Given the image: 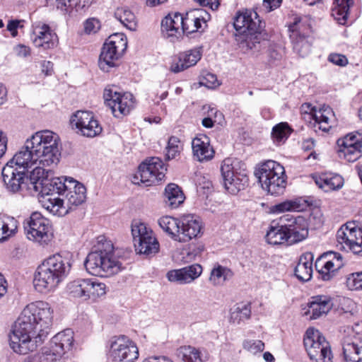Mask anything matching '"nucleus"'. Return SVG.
I'll return each mask as SVG.
<instances>
[{
	"mask_svg": "<svg viewBox=\"0 0 362 362\" xmlns=\"http://www.w3.org/2000/svg\"><path fill=\"white\" fill-rule=\"evenodd\" d=\"M264 346V343L259 339H247L243 342V349L254 355L263 351Z\"/></svg>",
	"mask_w": 362,
	"mask_h": 362,
	"instance_id": "nucleus-52",
	"label": "nucleus"
},
{
	"mask_svg": "<svg viewBox=\"0 0 362 362\" xmlns=\"http://www.w3.org/2000/svg\"><path fill=\"white\" fill-rule=\"evenodd\" d=\"M180 354L185 362H203L206 356L197 348L184 346L180 349Z\"/></svg>",
	"mask_w": 362,
	"mask_h": 362,
	"instance_id": "nucleus-48",
	"label": "nucleus"
},
{
	"mask_svg": "<svg viewBox=\"0 0 362 362\" xmlns=\"http://www.w3.org/2000/svg\"><path fill=\"white\" fill-rule=\"evenodd\" d=\"M199 84L208 88H214L219 86V82L215 74L206 73L201 77Z\"/></svg>",
	"mask_w": 362,
	"mask_h": 362,
	"instance_id": "nucleus-56",
	"label": "nucleus"
},
{
	"mask_svg": "<svg viewBox=\"0 0 362 362\" xmlns=\"http://www.w3.org/2000/svg\"><path fill=\"white\" fill-rule=\"evenodd\" d=\"M221 173L226 189L232 194L243 189L248 183L245 164L238 159H224L221 165Z\"/></svg>",
	"mask_w": 362,
	"mask_h": 362,
	"instance_id": "nucleus-7",
	"label": "nucleus"
},
{
	"mask_svg": "<svg viewBox=\"0 0 362 362\" xmlns=\"http://www.w3.org/2000/svg\"><path fill=\"white\" fill-rule=\"evenodd\" d=\"M167 168L157 157H153L143 162L132 177L134 185L151 186L161 181L165 176Z\"/></svg>",
	"mask_w": 362,
	"mask_h": 362,
	"instance_id": "nucleus-10",
	"label": "nucleus"
},
{
	"mask_svg": "<svg viewBox=\"0 0 362 362\" xmlns=\"http://www.w3.org/2000/svg\"><path fill=\"white\" fill-rule=\"evenodd\" d=\"M41 71L45 76H50L53 72V64L50 61H42L41 62Z\"/></svg>",
	"mask_w": 362,
	"mask_h": 362,
	"instance_id": "nucleus-64",
	"label": "nucleus"
},
{
	"mask_svg": "<svg viewBox=\"0 0 362 362\" xmlns=\"http://www.w3.org/2000/svg\"><path fill=\"white\" fill-rule=\"evenodd\" d=\"M261 31L240 33L236 35V41L240 49L246 54L257 55L264 45H267V40H262Z\"/></svg>",
	"mask_w": 362,
	"mask_h": 362,
	"instance_id": "nucleus-26",
	"label": "nucleus"
},
{
	"mask_svg": "<svg viewBox=\"0 0 362 362\" xmlns=\"http://www.w3.org/2000/svg\"><path fill=\"white\" fill-rule=\"evenodd\" d=\"M284 223L272 222L266 234V240L271 245L288 244V239Z\"/></svg>",
	"mask_w": 362,
	"mask_h": 362,
	"instance_id": "nucleus-35",
	"label": "nucleus"
},
{
	"mask_svg": "<svg viewBox=\"0 0 362 362\" xmlns=\"http://www.w3.org/2000/svg\"><path fill=\"white\" fill-rule=\"evenodd\" d=\"M100 28V21L95 18L87 19L84 23V32L86 34H94Z\"/></svg>",
	"mask_w": 362,
	"mask_h": 362,
	"instance_id": "nucleus-58",
	"label": "nucleus"
},
{
	"mask_svg": "<svg viewBox=\"0 0 362 362\" xmlns=\"http://www.w3.org/2000/svg\"><path fill=\"white\" fill-rule=\"evenodd\" d=\"M181 146L180 145V140L175 136H171L168 139V145L166 146V158L171 160L175 158L180 152Z\"/></svg>",
	"mask_w": 362,
	"mask_h": 362,
	"instance_id": "nucleus-53",
	"label": "nucleus"
},
{
	"mask_svg": "<svg viewBox=\"0 0 362 362\" xmlns=\"http://www.w3.org/2000/svg\"><path fill=\"white\" fill-rule=\"evenodd\" d=\"M74 332L66 329L55 334L49 342V346L43 348L41 356L42 362L59 361L63 356L72 348Z\"/></svg>",
	"mask_w": 362,
	"mask_h": 362,
	"instance_id": "nucleus-11",
	"label": "nucleus"
},
{
	"mask_svg": "<svg viewBox=\"0 0 362 362\" xmlns=\"http://www.w3.org/2000/svg\"><path fill=\"white\" fill-rule=\"evenodd\" d=\"M71 124L77 133L86 137H95L102 132V127L93 114L88 111H77L71 118Z\"/></svg>",
	"mask_w": 362,
	"mask_h": 362,
	"instance_id": "nucleus-19",
	"label": "nucleus"
},
{
	"mask_svg": "<svg viewBox=\"0 0 362 362\" xmlns=\"http://www.w3.org/2000/svg\"><path fill=\"white\" fill-rule=\"evenodd\" d=\"M47 6L60 11L63 14L69 15L71 1L69 0H46Z\"/></svg>",
	"mask_w": 362,
	"mask_h": 362,
	"instance_id": "nucleus-54",
	"label": "nucleus"
},
{
	"mask_svg": "<svg viewBox=\"0 0 362 362\" xmlns=\"http://www.w3.org/2000/svg\"><path fill=\"white\" fill-rule=\"evenodd\" d=\"M21 21L18 20L10 21L7 24V30L11 33L13 37L18 35V28L19 27Z\"/></svg>",
	"mask_w": 362,
	"mask_h": 362,
	"instance_id": "nucleus-63",
	"label": "nucleus"
},
{
	"mask_svg": "<svg viewBox=\"0 0 362 362\" xmlns=\"http://www.w3.org/2000/svg\"><path fill=\"white\" fill-rule=\"evenodd\" d=\"M233 275V273L230 269L216 264L211 271L209 281L214 286H222L226 281L230 279Z\"/></svg>",
	"mask_w": 362,
	"mask_h": 362,
	"instance_id": "nucleus-42",
	"label": "nucleus"
},
{
	"mask_svg": "<svg viewBox=\"0 0 362 362\" xmlns=\"http://www.w3.org/2000/svg\"><path fill=\"white\" fill-rule=\"evenodd\" d=\"M159 226L168 233L173 240H180L181 218L177 219L170 216L160 217L158 221Z\"/></svg>",
	"mask_w": 362,
	"mask_h": 362,
	"instance_id": "nucleus-38",
	"label": "nucleus"
},
{
	"mask_svg": "<svg viewBox=\"0 0 362 362\" xmlns=\"http://www.w3.org/2000/svg\"><path fill=\"white\" fill-rule=\"evenodd\" d=\"M8 136L6 132L0 129V158L7 151Z\"/></svg>",
	"mask_w": 362,
	"mask_h": 362,
	"instance_id": "nucleus-61",
	"label": "nucleus"
},
{
	"mask_svg": "<svg viewBox=\"0 0 362 362\" xmlns=\"http://www.w3.org/2000/svg\"><path fill=\"white\" fill-rule=\"evenodd\" d=\"M88 278H78L69 281L66 291L70 298L86 301Z\"/></svg>",
	"mask_w": 362,
	"mask_h": 362,
	"instance_id": "nucleus-39",
	"label": "nucleus"
},
{
	"mask_svg": "<svg viewBox=\"0 0 362 362\" xmlns=\"http://www.w3.org/2000/svg\"><path fill=\"white\" fill-rule=\"evenodd\" d=\"M53 317L54 310L47 302L28 304L12 327L11 348L20 354L34 351L47 337Z\"/></svg>",
	"mask_w": 362,
	"mask_h": 362,
	"instance_id": "nucleus-2",
	"label": "nucleus"
},
{
	"mask_svg": "<svg viewBox=\"0 0 362 362\" xmlns=\"http://www.w3.org/2000/svg\"><path fill=\"white\" fill-rule=\"evenodd\" d=\"M300 204L298 202L286 200L271 206L269 209V213L271 214L278 215L287 211H300Z\"/></svg>",
	"mask_w": 362,
	"mask_h": 362,
	"instance_id": "nucleus-49",
	"label": "nucleus"
},
{
	"mask_svg": "<svg viewBox=\"0 0 362 362\" xmlns=\"http://www.w3.org/2000/svg\"><path fill=\"white\" fill-rule=\"evenodd\" d=\"M336 238L340 249L362 257V228L355 222H348L341 226Z\"/></svg>",
	"mask_w": 362,
	"mask_h": 362,
	"instance_id": "nucleus-14",
	"label": "nucleus"
},
{
	"mask_svg": "<svg viewBox=\"0 0 362 362\" xmlns=\"http://www.w3.org/2000/svg\"><path fill=\"white\" fill-rule=\"evenodd\" d=\"M339 157L348 162H355L362 156V132L355 131L337 141Z\"/></svg>",
	"mask_w": 362,
	"mask_h": 362,
	"instance_id": "nucleus-16",
	"label": "nucleus"
},
{
	"mask_svg": "<svg viewBox=\"0 0 362 362\" xmlns=\"http://www.w3.org/2000/svg\"><path fill=\"white\" fill-rule=\"evenodd\" d=\"M13 158L7 162L2 170L4 182L8 191L16 193L21 191L25 184L27 177L25 173L31 168L30 166H22Z\"/></svg>",
	"mask_w": 362,
	"mask_h": 362,
	"instance_id": "nucleus-17",
	"label": "nucleus"
},
{
	"mask_svg": "<svg viewBox=\"0 0 362 362\" xmlns=\"http://www.w3.org/2000/svg\"><path fill=\"white\" fill-rule=\"evenodd\" d=\"M40 183V202L54 215L65 216L86 199L85 186L72 177H52Z\"/></svg>",
	"mask_w": 362,
	"mask_h": 362,
	"instance_id": "nucleus-3",
	"label": "nucleus"
},
{
	"mask_svg": "<svg viewBox=\"0 0 362 362\" xmlns=\"http://www.w3.org/2000/svg\"><path fill=\"white\" fill-rule=\"evenodd\" d=\"M192 154L199 162H206L214 156V150L210 144L209 138L205 134H198L192 141Z\"/></svg>",
	"mask_w": 362,
	"mask_h": 362,
	"instance_id": "nucleus-30",
	"label": "nucleus"
},
{
	"mask_svg": "<svg viewBox=\"0 0 362 362\" xmlns=\"http://www.w3.org/2000/svg\"><path fill=\"white\" fill-rule=\"evenodd\" d=\"M109 356L113 362H134L139 358V349L125 335L112 337L109 340Z\"/></svg>",
	"mask_w": 362,
	"mask_h": 362,
	"instance_id": "nucleus-12",
	"label": "nucleus"
},
{
	"mask_svg": "<svg viewBox=\"0 0 362 362\" xmlns=\"http://www.w3.org/2000/svg\"><path fill=\"white\" fill-rule=\"evenodd\" d=\"M127 47V39L124 34L117 33L111 35L103 46L98 60L100 69L107 72L115 66Z\"/></svg>",
	"mask_w": 362,
	"mask_h": 362,
	"instance_id": "nucleus-8",
	"label": "nucleus"
},
{
	"mask_svg": "<svg viewBox=\"0 0 362 362\" xmlns=\"http://www.w3.org/2000/svg\"><path fill=\"white\" fill-rule=\"evenodd\" d=\"M185 197L181 188L176 184H168L164 191V202L171 209L178 207L185 201Z\"/></svg>",
	"mask_w": 362,
	"mask_h": 362,
	"instance_id": "nucleus-36",
	"label": "nucleus"
},
{
	"mask_svg": "<svg viewBox=\"0 0 362 362\" xmlns=\"http://www.w3.org/2000/svg\"><path fill=\"white\" fill-rule=\"evenodd\" d=\"M202 49L201 47H194L180 53L172 61L170 70L173 73H179L193 66L201 59Z\"/></svg>",
	"mask_w": 362,
	"mask_h": 362,
	"instance_id": "nucleus-27",
	"label": "nucleus"
},
{
	"mask_svg": "<svg viewBox=\"0 0 362 362\" xmlns=\"http://www.w3.org/2000/svg\"><path fill=\"white\" fill-rule=\"evenodd\" d=\"M202 273V267L194 264L179 269L170 270L167 273V278L171 282L180 284H190L197 279Z\"/></svg>",
	"mask_w": 362,
	"mask_h": 362,
	"instance_id": "nucleus-29",
	"label": "nucleus"
},
{
	"mask_svg": "<svg viewBox=\"0 0 362 362\" xmlns=\"http://www.w3.org/2000/svg\"><path fill=\"white\" fill-rule=\"evenodd\" d=\"M13 51L16 56L21 57V58H25L30 55L31 54V49L30 47L26 46L23 44H18L16 45L13 47Z\"/></svg>",
	"mask_w": 362,
	"mask_h": 362,
	"instance_id": "nucleus-59",
	"label": "nucleus"
},
{
	"mask_svg": "<svg viewBox=\"0 0 362 362\" xmlns=\"http://www.w3.org/2000/svg\"><path fill=\"white\" fill-rule=\"evenodd\" d=\"M293 51L302 57H307L311 52L312 43L308 37H300L291 40Z\"/></svg>",
	"mask_w": 362,
	"mask_h": 362,
	"instance_id": "nucleus-50",
	"label": "nucleus"
},
{
	"mask_svg": "<svg viewBox=\"0 0 362 362\" xmlns=\"http://www.w3.org/2000/svg\"><path fill=\"white\" fill-rule=\"evenodd\" d=\"M255 176L262 189L272 195H279L284 192L286 185L284 168L279 163L268 160L257 168Z\"/></svg>",
	"mask_w": 362,
	"mask_h": 362,
	"instance_id": "nucleus-6",
	"label": "nucleus"
},
{
	"mask_svg": "<svg viewBox=\"0 0 362 362\" xmlns=\"http://www.w3.org/2000/svg\"><path fill=\"white\" fill-rule=\"evenodd\" d=\"M134 248L138 254L151 256L158 252L160 245L153 233L138 243H135Z\"/></svg>",
	"mask_w": 362,
	"mask_h": 362,
	"instance_id": "nucleus-40",
	"label": "nucleus"
},
{
	"mask_svg": "<svg viewBox=\"0 0 362 362\" xmlns=\"http://www.w3.org/2000/svg\"><path fill=\"white\" fill-rule=\"evenodd\" d=\"M280 222L286 228L288 244L301 242L308 237V226L304 217L287 214L280 218Z\"/></svg>",
	"mask_w": 362,
	"mask_h": 362,
	"instance_id": "nucleus-21",
	"label": "nucleus"
},
{
	"mask_svg": "<svg viewBox=\"0 0 362 362\" xmlns=\"http://www.w3.org/2000/svg\"><path fill=\"white\" fill-rule=\"evenodd\" d=\"M334 298L328 295H317L311 297L308 303V312L312 319L326 315L334 306Z\"/></svg>",
	"mask_w": 362,
	"mask_h": 362,
	"instance_id": "nucleus-31",
	"label": "nucleus"
},
{
	"mask_svg": "<svg viewBox=\"0 0 362 362\" xmlns=\"http://www.w3.org/2000/svg\"><path fill=\"white\" fill-rule=\"evenodd\" d=\"M310 28L305 18L295 16L293 21L288 25L290 39L293 40L300 37H308Z\"/></svg>",
	"mask_w": 362,
	"mask_h": 362,
	"instance_id": "nucleus-37",
	"label": "nucleus"
},
{
	"mask_svg": "<svg viewBox=\"0 0 362 362\" xmlns=\"http://www.w3.org/2000/svg\"><path fill=\"white\" fill-rule=\"evenodd\" d=\"M259 54H265L269 60H275L279 58V54L276 49V46L269 41H267V45H264L262 46V51Z\"/></svg>",
	"mask_w": 362,
	"mask_h": 362,
	"instance_id": "nucleus-57",
	"label": "nucleus"
},
{
	"mask_svg": "<svg viewBox=\"0 0 362 362\" xmlns=\"http://www.w3.org/2000/svg\"><path fill=\"white\" fill-rule=\"evenodd\" d=\"M303 342L312 362H333V354L329 343L319 330L308 329Z\"/></svg>",
	"mask_w": 362,
	"mask_h": 362,
	"instance_id": "nucleus-9",
	"label": "nucleus"
},
{
	"mask_svg": "<svg viewBox=\"0 0 362 362\" xmlns=\"http://www.w3.org/2000/svg\"><path fill=\"white\" fill-rule=\"evenodd\" d=\"M27 238L40 245H47L53 237L51 223L40 213L31 214L25 226Z\"/></svg>",
	"mask_w": 362,
	"mask_h": 362,
	"instance_id": "nucleus-13",
	"label": "nucleus"
},
{
	"mask_svg": "<svg viewBox=\"0 0 362 362\" xmlns=\"http://www.w3.org/2000/svg\"><path fill=\"white\" fill-rule=\"evenodd\" d=\"M341 345L346 361L362 362V338L356 336L352 328L344 330Z\"/></svg>",
	"mask_w": 362,
	"mask_h": 362,
	"instance_id": "nucleus-22",
	"label": "nucleus"
},
{
	"mask_svg": "<svg viewBox=\"0 0 362 362\" xmlns=\"http://www.w3.org/2000/svg\"><path fill=\"white\" fill-rule=\"evenodd\" d=\"M115 18L126 28L135 30L136 20L133 12L126 7L118 8L115 12Z\"/></svg>",
	"mask_w": 362,
	"mask_h": 362,
	"instance_id": "nucleus-47",
	"label": "nucleus"
},
{
	"mask_svg": "<svg viewBox=\"0 0 362 362\" xmlns=\"http://www.w3.org/2000/svg\"><path fill=\"white\" fill-rule=\"evenodd\" d=\"M346 285L350 290L362 289V272L349 274L346 278Z\"/></svg>",
	"mask_w": 362,
	"mask_h": 362,
	"instance_id": "nucleus-55",
	"label": "nucleus"
},
{
	"mask_svg": "<svg viewBox=\"0 0 362 362\" xmlns=\"http://www.w3.org/2000/svg\"><path fill=\"white\" fill-rule=\"evenodd\" d=\"M30 40L35 47L44 50L53 49L57 44V35L49 25L37 23L33 25Z\"/></svg>",
	"mask_w": 362,
	"mask_h": 362,
	"instance_id": "nucleus-23",
	"label": "nucleus"
},
{
	"mask_svg": "<svg viewBox=\"0 0 362 362\" xmlns=\"http://www.w3.org/2000/svg\"><path fill=\"white\" fill-rule=\"evenodd\" d=\"M354 4L353 0H334L332 16L341 25H345L348 18L349 9Z\"/></svg>",
	"mask_w": 362,
	"mask_h": 362,
	"instance_id": "nucleus-41",
	"label": "nucleus"
},
{
	"mask_svg": "<svg viewBox=\"0 0 362 362\" xmlns=\"http://www.w3.org/2000/svg\"><path fill=\"white\" fill-rule=\"evenodd\" d=\"M86 271L91 275L110 277L120 272L123 267L115 255L112 242L104 236H99L93 250L85 261Z\"/></svg>",
	"mask_w": 362,
	"mask_h": 362,
	"instance_id": "nucleus-4",
	"label": "nucleus"
},
{
	"mask_svg": "<svg viewBox=\"0 0 362 362\" xmlns=\"http://www.w3.org/2000/svg\"><path fill=\"white\" fill-rule=\"evenodd\" d=\"M291 134V128L286 122L275 125L272 132V137L276 144L285 141Z\"/></svg>",
	"mask_w": 362,
	"mask_h": 362,
	"instance_id": "nucleus-51",
	"label": "nucleus"
},
{
	"mask_svg": "<svg viewBox=\"0 0 362 362\" xmlns=\"http://www.w3.org/2000/svg\"><path fill=\"white\" fill-rule=\"evenodd\" d=\"M18 229V221L12 216L0 214V242L13 235Z\"/></svg>",
	"mask_w": 362,
	"mask_h": 362,
	"instance_id": "nucleus-43",
	"label": "nucleus"
},
{
	"mask_svg": "<svg viewBox=\"0 0 362 362\" xmlns=\"http://www.w3.org/2000/svg\"><path fill=\"white\" fill-rule=\"evenodd\" d=\"M183 16L180 13H170L161 22V32L166 37L180 36L182 33Z\"/></svg>",
	"mask_w": 362,
	"mask_h": 362,
	"instance_id": "nucleus-32",
	"label": "nucleus"
},
{
	"mask_svg": "<svg viewBox=\"0 0 362 362\" xmlns=\"http://www.w3.org/2000/svg\"><path fill=\"white\" fill-rule=\"evenodd\" d=\"M328 59L334 64L344 66L347 64L348 60L346 57L340 54L332 53L329 55Z\"/></svg>",
	"mask_w": 362,
	"mask_h": 362,
	"instance_id": "nucleus-60",
	"label": "nucleus"
},
{
	"mask_svg": "<svg viewBox=\"0 0 362 362\" xmlns=\"http://www.w3.org/2000/svg\"><path fill=\"white\" fill-rule=\"evenodd\" d=\"M251 308L249 303H240L233 305L230 310V322L238 325L250 318Z\"/></svg>",
	"mask_w": 362,
	"mask_h": 362,
	"instance_id": "nucleus-45",
	"label": "nucleus"
},
{
	"mask_svg": "<svg viewBox=\"0 0 362 362\" xmlns=\"http://www.w3.org/2000/svg\"><path fill=\"white\" fill-rule=\"evenodd\" d=\"M300 112L305 120L323 132H328L334 124V114L329 106L324 105L317 110L311 104L304 103L301 105Z\"/></svg>",
	"mask_w": 362,
	"mask_h": 362,
	"instance_id": "nucleus-15",
	"label": "nucleus"
},
{
	"mask_svg": "<svg viewBox=\"0 0 362 362\" xmlns=\"http://www.w3.org/2000/svg\"><path fill=\"white\" fill-rule=\"evenodd\" d=\"M234 28L240 33L261 31L263 26L258 14L254 10L239 11L235 18Z\"/></svg>",
	"mask_w": 362,
	"mask_h": 362,
	"instance_id": "nucleus-24",
	"label": "nucleus"
},
{
	"mask_svg": "<svg viewBox=\"0 0 362 362\" xmlns=\"http://www.w3.org/2000/svg\"><path fill=\"white\" fill-rule=\"evenodd\" d=\"M202 222L199 216L185 214L181 216L180 240L187 242L199 237L202 233Z\"/></svg>",
	"mask_w": 362,
	"mask_h": 362,
	"instance_id": "nucleus-28",
	"label": "nucleus"
},
{
	"mask_svg": "<svg viewBox=\"0 0 362 362\" xmlns=\"http://www.w3.org/2000/svg\"><path fill=\"white\" fill-rule=\"evenodd\" d=\"M210 20V15L202 8L191 10L183 16L182 33L187 35L204 29Z\"/></svg>",
	"mask_w": 362,
	"mask_h": 362,
	"instance_id": "nucleus-25",
	"label": "nucleus"
},
{
	"mask_svg": "<svg viewBox=\"0 0 362 362\" xmlns=\"http://www.w3.org/2000/svg\"><path fill=\"white\" fill-rule=\"evenodd\" d=\"M131 233L134 245L153 233L152 229L141 220L135 219L131 223Z\"/></svg>",
	"mask_w": 362,
	"mask_h": 362,
	"instance_id": "nucleus-46",
	"label": "nucleus"
},
{
	"mask_svg": "<svg viewBox=\"0 0 362 362\" xmlns=\"http://www.w3.org/2000/svg\"><path fill=\"white\" fill-rule=\"evenodd\" d=\"M281 0H264L263 6L267 12H270L280 6Z\"/></svg>",
	"mask_w": 362,
	"mask_h": 362,
	"instance_id": "nucleus-62",
	"label": "nucleus"
},
{
	"mask_svg": "<svg viewBox=\"0 0 362 362\" xmlns=\"http://www.w3.org/2000/svg\"><path fill=\"white\" fill-rule=\"evenodd\" d=\"M69 261L55 254L46 258L37 268L33 279L35 290L42 293L53 291L69 274Z\"/></svg>",
	"mask_w": 362,
	"mask_h": 362,
	"instance_id": "nucleus-5",
	"label": "nucleus"
},
{
	"mask_svg": "<svg viewBox=\"0 0 362 362\" xmlns=\"http://www.w3.org/2000/svg\"><path fill=\"white\" fill-rule=\"evenodd\" d=\"M60 157L58 134L49 130H41L25 140L23 146L15 153L14 160L22 166L33 168L30 174V182L37 192L40 182L53 175L52 168L59 163Z\"/></svg>",
	"mask_w": 362,
	"mask_h": 362,
	"instance_id": "nucleus-1",
	"label": "nucleus"
},
{
	"mask_svg": "<svg viewBox=\"0 0 362 362\" xmlns=\"http://www.w3.org/2000/svg\"><path fill=\"white\" fill-rule=\"evenodd\" d=\"M106 105L116 117L128 115L134 107V102L132 93H121L114 88H106L103 94Z\"/></svg>",
	"mask_w": 362,
	"mask_h": 362,
	"instance_id": "nucleus-18",
	"label": "nucleus"
},
{
	"mask_svg": "<svg viewBox=\"0 0 362 362\" xmlns=\"http://www.w3.org/2000/svg\"><path fill=\"white\" fill-rule=\"evenodd\" d=\"M312 178L319 188L325 192L338 190L344 185V179L338 174L332 173L315 174L312 175Z\"/></svg>",
	"mask_w": 362,
	"mask_h": 362,
	"instance_id": "nucleus-33",
	"label": "nucleus"
},
{
	"mask_svg": "<svg viewBox=\"0 0 362 362\" xmlns=\"http://www.w3.org/2000/svg\"><path fill=\"white\" fill-rule=\"evenodd\" d=\"M344 265V261L341 254L329 252L320 257L315 263L320 278L323 281H330L338 271Z\"/></svg>",
	"mask_w": 362,
	"mask_h": 362,
	"instance_id": "nucleus-20",
	"label": "nucleus"
},
{
	"mask_svg": "<svg viewBox=\"0 0 362 362\" xmlns=\"http://www.w3.org/2000/svg\"><path fill=\"white\" fill-rule=\"evenodd\" d=\"M107 287L105 284L88 278L86 300L96 301L105 296Z\"/></svg>",
	"mask_w": 362,
	"mask_h": 362,
	"instance_id": "nucleus-44",
	"label": "nucleus"
},
{
	"mask_svg": "<svg viewBox=\"0 0 362 362\" xmlns=\"http://www.w3.org/2000/svg\"><path fill=\"white\" fill-rule=\"evenodd\" d=\"M313 255L310 252H306L300 257L294 271L299 280L307 281L311 279L313 273Z\"/></svg>",
	"mask_w": 362,
	"mask_h": 362,
	"instance_id": "nucleus-34",
	"label": "nucleus"
}]
</instances>
